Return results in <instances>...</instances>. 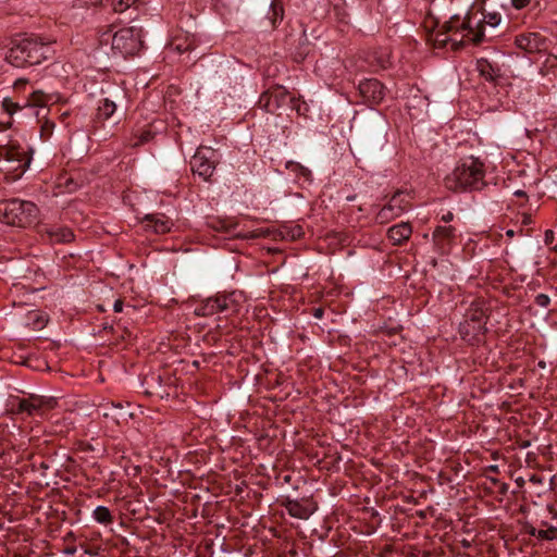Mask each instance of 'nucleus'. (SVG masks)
Here are the masks:
<instances>
[{
    "label": "nucleus",
    "mask_w": 557,
    "mask_h": 557,
    "mask_svg": "<svg viewBox=\"0 0 557 557\" xmlns=\"http://www.w3.org/2000/svg\"><path fill=\"white\" fill-rule=\"evenodd\" d=\"M52 44L35 34L17 36L12 39L5 60L21 69L40 64L53 55Z\"/></svg>",
    "instance_id": "1"
},
{
    "label": "nucleus",
    "mask_w": 557,
    "mask_h": 557,
    "mask_svg": "<svg viewBox=\"0 0 557 557\" xmlns=\"http://www.w3.org/2000/svg\"><path fill=\"white\" fill-rule=\"evenodd\" d=\"M485 164L475 157L461 160L445 180V186L453 191H481L487 186Z\"/></svg>",
    "instance_id": "2"
},
{
    "label": "nucleus",
    "mask_w": 557,
    "mask_h": 557,
    "mask_svg": "<svg viewBox=\"0 0 557 557\" xmlns=\"http://www.w3.org/2000/svg\"><path fill=\"white\" fill-rule=\"evenodd\" d=\"M38 208L32 201L7 199L0 201V222L12 226L26 227L37 220Z\"/></svg>",
    "instance_id": "3"
},
{
    "label": "nucleus",
    "mask_w": 557,
    "mask_h": 557,
    "mask_svg": "<svg viewBox=\"0 0 557 557\" xmlns=\"http://www.w3.org/2000/svg\"><path fill=\"white\" fill-rule=\"evenodd\" d=\"M110 39L112 50L123 57L135 55L143 48L141 28L134 26L123 27L113 34L110 28L100 36L101 44H107Z\"/></svg>",
    "instance_id": "4"
},
{
    "label": "nucleus",
    "mask_w": 557,
    "mask_h": 557,
    "mask_svg": "<svg viewBox=\"0 0 557 557\" xmlns=\"http://www.w3.org/2000/svg\"><path fill=\"white\" fill-rule=\"evenodd\" d=\"M259 106L269 113H276L280 109L289 106L292 109L300 112V100L290 95L289 91L276 85L261 94Z\"/></svg>",
    "instance_id": "5"
},
{
    "label": "nucleus",
    "mask_w": 557,
    "mask_h": 557,
    "mask_svg": "<svg viewBox=\"0 0 557 557\" xmlns=\"http://www.w3.org/2000/svg\"><path fill=\"white\" fill-rule=\"evenodd\" d=\"M125 100V94L119 91L113 98H103L100 100L97 114H96V127L116 126L125 115V110H119Z\"/></svg>",
    "instance_id": "6"
},
{
    "label": "nucleus",
    "mask_w": 557,
    "mask_h": 557,
    "mask_svg": "<svg viewBox=\"0 0 557 557\" xmlns=\"http://www.w3.org/2000/svg\"><path fill=\"white\" fill-rule=\"evenodd\" d=\"M446 32L450 34V40L454 44L462 42L465 39L478 44L482 40L483 32L475 30L471 25V17L469 15L460 18L454 15L449 21L443 24Z\"/></svg>",
    "instance_id": "7"
},
{
    "label": "nucleus",
    "mask_w": 557,
    "mask_h": 557,
    "mask_svg": "<svg viewBox=\"0 0 557 557\" xmlns=\"http://www.w3.org/2000/svg\"><path fill=\"white\" fill-rule=\"evenodd\" d=\"M78 406L77 416H86L96 418H134L135 412L129 411L131 405L124 407L122 404L103 403L98 406H89L84 401L76 404Z\"/></svg>",
    "instance_id": "8"
},
{
    "label": "nucleus",
    "mask_w": 557,
    "mask_h": 557,
    "mask_svg": "<svg viewBox=\"0 0 557 557\" xmlns=\"http://www.w3.org/2000/svg\"><path fill=\"white\" fill-rule=\"evenodd\" d=\"M410 209L409 194L398 190L389 199V201L381 208L375 215V221L380 224H386L392 220L400 216Z\"/></svg>",
    "instance_id": "9"
},
{
    "label": "nucleus",
    "mask_w": 557,
    "mask_h": 557,
    "mask_svg": "<svg viewBox=\"0 0 557 557\" xmlns=\"http://www.w3.org/2000/svg\"><path fill=\"white\" fill-rule=\"evenodd\" d=\"M62 405L54 397H44L32 395L28 398L20 399L17 403V413L28 416H47L55 408Z\"/></svg>",
    "instance_id": "10"
},
{
    "label": "nucleus",
    "mask_w": 557,
    "mask_h": 557,
    "mask_svg": "<svg viewBox=\"0 0 557 557\" xmlns=\"http://www.w3.org/2000/svg\"><path fill=\"white\" fill-rule=\"evenodd\" d=\"M215 151L209 147H200L190 160V166L194 174L208 181L215 170Z\"/></svg>",
    "instance_id": "11"
},
{
    "label": "nucleus",
    "mask_w": 557,
    "mask_h": 557,
    "mask_svg": "<svg viewBox=\"0 0 557 557\" xmlns=\"http://www.w3.org/2000/svg\"><path fill=\"white\" fill-rule=\"evenodd\" d=\"M235 312L236 305L232 296L219 295L208 298L200 307L196 309L198 315H212L220 312Z\"/></svg>",
    "instance_id": "12"
},
{
    "label": "nucleus",
    "mask_w": 557,
    "mask_h": 557,
    "mask_svg": "<svg viewBox=\"0 0 557 557\" xmlns=\"http://www.w3.org/2000/svg\"><path fill=\"white\" fill-rule=\"evenodd\" d=\"M359 92L364 102L370 106L379 104L385 97V88L383 84L375 78L360 82Z\"/></svg>",
    "instance_id": "13"
},
{
    "label": "nucleus",
    "mask_w": 557,
    "mask_h": 557,
    "mask_svg": "<svg viewBox=\"0 0 557 557\" xmlns=\"http://www.w3.org/2000/svg\"><path fill=\"white\" fill-rule=\"evenodd\" d=\"M456 239V228L454 226H436L433 232V243L436 250L447 253Z\"/></svg>",
    "instance_id": "14"
},
{
    "label": "nucleus",
    "mask_w": 557,
    "mask_h": 557,
    "mask_svg": "<svg viewBox=\"0 0 557 557\" xmlns=\"http://www.w3.org/2000/svg\"><path fill=\"white\" fill-rule=\"evenodd\" d=\"M284 506L292 517L298 519H308L317 510V505L306 498L300 500H287Z\"/></svg>",
    "instance_id": "15"
},
{
    "label": "nucleus",
    "mask_w": 557,
    "mask_h": 557,
    "mask_svg": "<svg viewBox=\"0 0 557 557\" xmlns=\"http://www.w3.org/2000/svg\"><path fill=\"white\" fill-rule=\"evenodd\" d=\"M145 230L156 234H165L171 231L173 222L163 213L146 214L143 218Z\"/></svg>",
    "instance_id": "16"
},
{
    "label": "nucleus",
    "mask_w": 557,
    "mask_h": 557,
    "mask_svg": "<svg viewBox=\"0 0 557 557\" xmlns=\"http://www.w3.org/2000/svg\"><path fill=\"white\" fill-rule=\"evenodd\" d=\"M412 234V227L407 222L393 225L387 231V237L393 245L399 246L406 243Z\"/></svg>",
    "instance_id": "17"
},
{
    "label": "nucleus",
    "mask_w": 557,
    "mask_h": 557,
    "mask_svg": "<svg viewBox=\"0 0 557 557\" xmlns=\"http://www.w3.org/2000/svg\"><path fill=\"white\" fill-rule=\"evenodd\" d=\"M41 233L46 234L51 243H70L74 234L69 227L42 226Z\"/></svg>",
    "instance_id": "18"
},
{
    "label": "nucleus",
    "mask_w": 557,
    "mask_h": 557,
    "mask_svg": "<svg viewBox=\"0 0 557 557\" xmlns=\"http://www.w3.org/2000/svg\"><path fill=\"white\" fill-rule=\"evenodd\" d=\"M51 97L41 90H34L27 98L24 107L39 108L36 115L39 116L41 111L46 110Z\"/></svg>",
    "instance_id": "19"
},
{
    "label": "nucleus",
    "mask_w": 557,
    "mask_h": 557,
    "mask_svg": "<svg viewBox=\"0 0 557 557\" xmlns=\"http://www.w3.org/2000/svg\"><path fill=\"white\" fill-rule=\"evenodd\" d=\"M170 47L178 53H184L195 49L196 39L194 36H175L170 44Z\"/></svg>",
    "instance_id": "20"
},
{
    "label": "nucleus",
    "mask_w": 557,
    "mask_h": 557,
    "mask_svg": "<svg viewBox=\"0 0 557 557\" xmlns=\"http://www.w3.org/2000/svg\"><path fill=\"white\" fill-rule=\"evenodd\" d=\"M485 319L486 317L482 308H471L467 314V319L460 324V333L462 335H469L472 322L485 321Z\"/></svg>",
    "instance_id": "21"
},
{
    "label": "nucleus",
    "mask_w": 557,
    "mask_h": 557,
    "mask_svg": "<svg viewBox=\"0 0 557 557\" xmlns=\"http://www.w3.org/2000/svg\"><path fill=\"white\" fill-rule=\"evenodd\" d=\"M449 32L441 25L437 29H433L429 35V40L433 42L434 46L442 48L445 47L446 44L450 40V36H448Z\"/></svg>",
    "instance_id": "22"
},
{
    "label": "nucleus",
    "mask_w": 557,
    "mask_h": 557,
    "mask_svg": "<svg viewBox=\"0 0 557 557\" xmlns=\"http://www.w3.org/2000/svg\"><path fill=\"white\" fill-rule=\"evenodd\" d=\"M476 70L480 73V75L484 77L486 81H494L496 77L494 67L485 59H480L476 61Z\"/></svg>",
    "instance_id": "23"
},
{
    "label": "nucleus",
    "mask_w": 557,
    "mask_h": 557,
    "mask_svg": "<svg viewBox=\"0 0 557 557\" xmlns=\"http://www.w3.org/2000/svg\"><path fill=\"white\" fill-rule=\"evenodd\" d=\"M92 518L101 524H109L112 522L113 517L106 506H98L92 511Z\"/></svg>",
    "instance_id": "24"
},
{
    "label": "nucleus",
    "mask_w": 557,
    "mask_h": 557,
    "mask_svg": "<svg viewBox=\"0 0 557 557\" xmlns=\"http://www.w3.org/2000/svg\"><path fill=\"white\" fill-rule=\"evenodd\" d=\"M530 534L541 540L553 541L557 539V528L549 527L545 530H536L533 528L530 531Z\"/></svg>",
    "instance_id": "25"
},
{
    "label": "nucleus",
    "mask_w": 557,
    "mask_h": 557,
    "mask_svg": "<svg viewBox=\"0 0 557 557\" xmlns=\"http://www.w3.org/2000/svg\"><path fill=\"white\" fill-rule=\"evenodd\" d=\"M139 0H112V10L115 13H123L134 7Z\"/></svg>",
    "instance_id": "26"
},
{
    "label": "nucleus",
    "mask_w": 557,
    "mask_h": 557,
    "mask_svg": "<svg viewBox=\"0 0 557 557\" xmlns=\"http://www.w3.org/2000/svg\"><path fill=\"white\" fill-rule=\"evenodd\" d=\"M532 40H535V34H530L528 36H519L516 39V44L519 48L524 49L527 51H532L535 46L532 45Z\"/></svg>",
    "instance_id": "27"
},
{
    "label": "nucleus",
    "mask_w": 557,
    "mask_h": 557,
    "mask_svg": "<svg viewBox=\"0 0 557 557\" xmlns=\"http://www.w3.org/2000/svg\"><path fill=\"white\" fill-rule=\"evenodd\" d=\"M154 134L150 129H144L140 134L135 136L136 140L129 143L132 147H138L146 143H149L153 138Z\"/></svg>",
    "instance_id": "28"
},
{
    "label": "nucleus",
    "mask_w": 557,
    "mask_h": 557,
    "mask_svg": "<svg viewBox=\"0 0 557 557\" xmlns=\"http://www.w3.org/2000/svg\"><path fill=\"white\" fill-rule=\"evenodd\" d=\"M271 21H272V24L275 25L277 22H282L283 21V16H284V10H283V7L277 3V2H272L271 4Z\"/></svg>",
    "instance_id": "29"
},
{
    "label": "nucleus",
    "mask_w": 557,
    "mask_h": 557,
    "mask_svg": "<svg viewBox=\"0 0 557 557\" xmlns=\"http://www.w3.org/2000/svg\"><path fill=\"white\" fill-rule=\"evenodd\" d=\"M485 323H486V321L472 322V324L470 326V334L463 335V337H467V336L475 337L478 335H483L486 331Z\"/></svg>",
    "instance_id": "30"
},
{
    "label": "nucleus",
    "mask_w": 557,
    "mask_h": 557,
    "mask_svg": "<svg viewBox=\"0 0 557 557\" xmlns=\"http://www.w3.org/2000/svg\"><path fill=\"white\" fill-rule=\"evenodd\" d=\"M2 107L3 109L10 114H14L15 112H17L18 110H21L24 106H21L20 103L17 102H14L12 99L10 98H4L3 101H2Z\"/></svg>",
    "instance_id": "31"
},
{
    "label": "nucleus",
    "mask_w": 557,
    "mask_h": 557,
    "mask_svg": "<svg viewBox=\"0 0 557 557\" xmlns=\"http://www.w3.org/2000/svg\"><path fill=\"white\" fill-rule=\"evenodd\" d=\"M53 128H54V123L52 121L45 120V122L41 124V127H40L41 137L45 139H48L52 135Z\"/></svg>",
    "instance_id": "32"
},
{
    "label": "nucleus",
    "mask_w": 557,
    "mask_h": 557,
    "mask_svg": "<svg viewBox=\"0 0 557 557\" xmlns=\"http://www.w3.org/2000/svg\"><path fill=\"white\" fill-rule=\"evenodd\" d=\"M534 301L537 306L546 308L550 302V298L546 294H539L535 296Z\"/></svg>",
    "instance_id": "33"
},
{
    "label": "nucleus",
    "mask_w": 557,
    "mask_h": 557,
    "mask_svg": "<svg viewBox=\"0 0 557 557\" xmlns=\"http://www.w3.org/2000/svg\"><path fill=\"white\" fill-rule=\"evenodd\" d=\"M27 84H28L27 78H18L15 81L13 87L16 91H20V90H23Z\"/></svg>",
    "instance_id": "34"
},
{
    "label": "nucleus",
    "mask_w": 557,
    "mask_h": 557,
    "mask_svg": "<svg viewBox=\"0 0 557 557\" xmlns=\"http://www.w3.org/2000/svg\"><path fill=\"white\" fill-rule=\"evenodd\" d=\"M531 0H511L512 7L520 10L525 8Z\"/></svg>",
    "instance_id": "35"
},
{
    "label": "nucleus",
    "mask_w": 557,
    "mask_h": 557,
    "mask_svg": "<svg viewBox=\"0 0 557 557\" xmlns=\"http://www.w3.org/2000/svg\"><path fill=\"white\" fill-rule=\"evenodd\" d=\"M499 21H500V17L497 14H493V15H490L487 23L491 26H496L499 23Z\"/></svg>",
    "instance_id": "36"
},
{
    "label": "nucleus",
    "mask_w": 557,
    "mask_h": 557,
    "mask_svg": "<svg viewBox=\"0 0 557 557\" xmlns=\"http://www.w3.org/2000/svg\"><path fill=\"white\" fill-rule=\"evenodd\" d=\"M454 219V213L450 212V211H447L445 214L442 215L441 220L445 223H448L450 221H453Z\"/></svg>",
    "instance_id": "37"
},
{
    "label": "nucleus",
    "mask_w": 557,
    "mask_h": 557,
    "mask_svg": "<svg viewBox=\"0 0 557 557\" xmlns=\"http://www.w3.org/2000/svg\"><path fill=\"white\" fill-rule=\"evenodd\" d=\"M123 301L121 299H116L114 305H113V310L115 312H121L123 310Z\"/></svg>",
    "instance_id": "38"
},
{
    "label": "nucleus",
    "mask_w": 557,
    "mask_h": 557,
    "mask_svg": "<svg viewBox=\"0 0 557 557\" xmlns=\"http://www.w3.org/2000/svg\"><path fill=\"white\" fill-rule=\"evenodd\" d=\"M323 313H324V310L321 307L313 309V317L317 319H321L323 317Z\"/></svg>",
    "instance_id": "39"
},
{
    "label": "nucleus",
    "mask_w": 557,
    "mask_h": 557,
    "mask_svg": "<svg viewBox=\"0 0 557 557\" xmlns=\"http://www.w3.org/2000/svg\"><path fill=\"white\" fill-rule=\"evenodd\" d=\"M553 238H554V233H553V231L547 230V231L545 232V243H546V244L550 243V242L553 240Z\"/></svg>",
    "instance_id": "40"
},
{
    "label": "nucleus",
    "mask_w": 557,
    "mask_h": 557,
    "mask_svg": "<svg viewBox=\"0 0 557 557\" xmlns=\"http://www.w3.org/2000/svg\"><path fill=\"white\" fill-rule=\"evenodd\" d=\"M330 2L334 4L336 10L341 9L344 4V0H330Z\"/></svg>",
    "instance_id": "41"
},
{
    "label": "nucleus",
    "mask_w": 557,
    "mask_h": 557,
    "mask_svg": "<svg viewBox=\"0 0 557 557\" xmlns=\"http://www.w3.org/2000/svg\"><path fill=\"white\" fill-rule=\"evenodd\" d=\"M387 57L388 54L387 53H384V55L380 59V65L381 66H385V63L387 62Z\"/></svg>",
    "instance_id": "42"
},
{
    "label": "nucleus",
    "mask_w": 557,
    "mask_h": 557,
    "mask_svg": "<svg viewBox=\"0 0 557 557\" xmlns=\"http://www.w3.org/2000/svg\"><path fill=\"white\" fill-rule=\"evenodd\" d=\"M70 115V113L67 111L63 112L61 115H60V119L61 121H65V119Z\"/></svg>",
    "instance_id": "43"
},
{
    "label": "nucleus",
    "mask_w": 557,
    "mask_h": 557,
    "mask_svg": "<svg viewBox=\"0 0 557 557\" xmlns=\"http://www.w3.org/2000/svg\"><path fill=\"white\" fill-rule=\"evenodd\" d=\"M506 235H507L508 237H510V238H511V237H513V236H515V231H512V230H508V231L506 232Z\"/></svg>",
    "instance_id": "44"
},
{
    "label": "nucleus",
    "mask_w": 557,
    "mask_h": 557,
    "mask_svg": "<svg viewBox=\"0 0 557 557\" xmlns=\"http://www.w3.org/2000/svg\"><path fill=\"white\" fill-rule=\"evenodd\" d=\"M515 195L521 197V196H524L525 193L523 190H517V191H515Z\"/></svg>",
    "instance_id": "45"
},
{
    "label": "nucleus",
    "mask_w": 557,
    "mask_h": 557,
    "mask_svg": "<svg viewBox=\"0 0 557 557\" xmlns=\"http://www.w3.org/2000/svg\"><path fill=\"white\" fill-rule=\"evenodd\" d=\"M492 471H497V466H491Z\"/></svg>",
    "instance_id": "46"
},
{
    "label": "nucleus",
    "mask_w": 557,
    "mask_h": 557,
    "mask_svg": "<svg viewBox=\"0 0 557 557\" xmlns=\"http://www.w3.org/2000/svg\"><path fill=\"white\" fill-rule=\"evenodd\" d=\"M74 552H75V549H67V550H66V553H67V554H71V555H72V554H74Z\"/></svg>",
    "instance_id": "47"
},
{
    "label": "nucleus",
    "mask_w": 557,
    "mask_h": 557,
    "mask_svg": "<svg viewBox=\"0 0 557 557\" xmlns=\"http://www.w3.org/2000/svg\"><path fill=\"white\" fill-rule=\"evenodd\" d=\"M300 168H301V171H302L304 173H305V172H308V170H307V169H305V168H302V166H300Z\"/></svg>",
    "instance_id": "48"
},
{
    "label": "nucleus",
    "mask_w": 557,
    "mask_h": 557,
    "mask_svg": "<svg viewBox=\"0 0 557 557\" xmlns=\"http://www.w3.org/2000/svg\"><path fill=\"white\" fill-rule=\"evenodd\" d=\"M554 249H555V251L557 252V243H556V246H555V248H554Z\"/></svg>",
    "instance_id": "49"
}]
</instances>
